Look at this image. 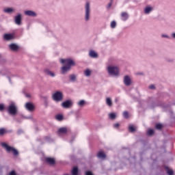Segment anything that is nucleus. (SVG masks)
Wrapping results in <instances>:
<instances>
[{
  "label": "nucleus",
  "instance_id": "obj_1",
  "mask_svg": "<svg viewBox=\"0 0 175 175\" xmlns=\"http://www.w3.org/2000/svg\"><path fill=\"white\" fill-rule=\"evenodd\" d=\"M60 62L64 65L61 68L62 75H65L66 72H69L72 69V66H76V62L71 58L61 59Z\"/></svg>",
  "mask_w": 175,
  "mask_h": 175
},
{
  "label": "nucleus",
  "instance_id": "obj_2",
  "mask_svg": "<svg viewBox=\"0 0 175 175\" xmlns=\"http://www.w3.org/2000/svg\"><path fill=\"white\" fill-rule=\"evenodd\" d=\"M17 33H21V36L23 35V29H19L18 30H15L13 33H7L3 35L4 40H13V39H16V35Z\"/></svg>",
  "mask_w": 175,
  "mask_h": 175
},
{
  "label": "nucleus",
  "instance_id": "obj_3",
  "mask_svg": "<svg viewBox=\"0 0 175 175\" xmlns=\"http://www.w3.org/2000/svg\"><path fill=\"white\" fill-rule=\"evenodd\" d=\"M1 146L6 150L7 152H12L14 157H17L20 154L16 148L9 146L6 142H1Z\"/></svg>",
  "mask_w": 175,
  "mask_h": 175
},
{
  "label": "nucleus",
  "instance_id": "obj_4",
  "mask_svg": "<svg viewBox=\"0 0 175 175\" xmlns=\"http://www.w3.org/2000/svg\"><path fill=\"white\" fill-rule=\"evenodd\" d=\"M148 106H150V107H152V109H154V107H157L158 106H159L160 107H166V105L161 101H158L156 103L154 98H148Z\"/></svg>",
  "mask_w": 175,
  "mask_h": 175
},
{
  "label": "nucleus",
  "instance_id": "obj_5",
  "mask_svg": "<svg viewBox=\"0 0 175 175\" xmlns=\"http://www.w3.org/2000/svg\"><path fill=\"white\" fill-rule=\"evenodd\" d=\"M6 111L10 114V116H17V113L18 110L17 109V106L14 103H11L9 106L6 108Z\"/></svg>",
  "mask_w": 175,
  "mask_h": 175
},
{
  "label": "nucleus",
  "instance_id": "obj_6",
  "mask_svg": "<svg viewBox=\"0 0 175 175\" xmlns=\"http://www.w3.org/2000/svg\"><path fill=\"white\" fill-rule=\"evenodd\" d=\"M107 70L109 75H111V76H119L120 75V70L118 69V67L115 66H109L107 67Z\"/></svg>",
  "mask_w": 175,
  "mask_h": 175
},
{
  "label": "nucleus",
  "instance_id": "obj_7",
  "mask_svg": "<svg viewBox=\"0 0 175 175\" xmlns=\"http://www.w3.org/2000/svg\"><path fill=\"white\" fill-rule=\"evenodd\" d=\"M52 98L55 102H62L64 99V94L61 91H56L53 95Z\"/></svg>",
  "mask_w": 175,
  "mask_h": 175
},
{
  "label": "nucleus",
  "instance_id": "obj_8",
  "mask_svg": "<svg viewBox=\"0 0 175 175\" xmlns=\"http://www.w3.org/2000/svg\"><path fill=\"white\" fill-rule=\"evenodd\" d=\"M91 14V8L90 2H86L85 6V21H90V16Z\"/></svg>",
  "mask_w": 175,
  "mask_h": 175
},
{
  "label": "nucleus",
  "instance_id": "obj_9",
  "mask_svg": "<svg viewBox=\"0 0 175 175\" xmlns=\"http://www.w3.org/2000/svg\"><path fill=\"white\" fill-rule=\"evenodd\" d=\"M73 106V101L72 100H66L62 103V107L64 109H70Z\"/></svg>",
  "mask_w": 175,
  "mask_h": 175
},
{
  "label": "nucleus",
  "instance_id": "obj_10",
  "mask_svg": "<svg viewBox=\"0 0 175 175\" xmlns=\"http://www.w3.org/2000/svg\"><path fill=\"white\" fill-rule=\"evenodd\" d=\"M44 162L49 165L50 166L55 165V159L53 157H45L44 159Z\"/></svg>",
  "mask_w": 175,
  "mask_h": 175
},
{
  "label": "nucleus",
  "instance_id": "obj_11",
  "mask_svg": "<svg viewBox=\"0 0 175 175\" xmlns=\"http://www.w3.org/2000/svg\"><path fill=\"white\" fill-rule=\"evenodd\" d=\"M23 22V16L21 14H17L16 16H14V23L16 25H21Z\"/></svg>",
  "mask_w": 175,
  "mask_h": 175
},
{
  "label": "nucleus",
  "instance_id": "obj_12",
  "mask_svg": "<svg viewBox=\"0 0 175 175\" xmlns=\"http://www.w3.org/2000/svg\"><path fill=\"white\" fill-rule=\"evenodd\" d=\"M9 49L11 51H14V53H17L18 50H20L21 47L17 45L16 43H12L9 45Z\"/></svg>",
  "mask_w": 175,
  "mask_h": 175
},
{
  "label": "nucleus",
  "instance_id": "obj_13",
  "mask_svg": "<svg viewBox=\"0 0 175 175\" xmlns=\"http://www.w3.org/2000/svg\"><path fill=\"white\" fill-rule=\"evenodd\" d=\"M124 84L126 85V87H129L132 84V79L129 75H126L124 77Z\"/></svg>",
  "mask_w": 175,
  "mask_h": 175
},
{
  "label": "nucleus",
  "instance_id": "obj_14",
  "mask_svg": "<svg viewBox=\"0 0 175 175\" xmlns=\"http://www.w3.org/2000/svg\"><path fill=\"white\" fill-rule=\"evenodd\" d=\"M154 10V8L150 5H146L144 9V13L145 14H150Z\"/></svg>",
  "mask_w": 175,
  "mask_h": 175
},
{
  "label": "nucleus",
  "instance_id": "obj_15",
  "mask_svg": "<svg viewBox=\"0 0 175 175\" xmlns=\"http://www.w3.org/2000/svg\"><path fill=\"white\" fill-rule=\"evenodd\" d=\"M25 16H29V17H36V16H38L36 12H35L34 11H32V10L25 11Z\"/></svg>",
  "mask_w": 175,
  "mask_h": 175
},
{
  "label": "nucleus",
  "instance_id": "obj_16",
  "mask_svg": "<svg viewBox=\"0 0 175 175\" xmlns=\"http://www.w3.org/2000/svg\"><path fill=\"white\" fill-rule=\"evenodd\" d=\"M25 107L29 111H33V110H35V105H33L32 103H27Z\"/></svg>",
  "mask_w": 175,
  "mask_h": 175
},
{
  "label": "nucleus",
  "instance_id": "obj_17",
  "mask_svg": "<svg viewBox=\"0 0 175 175\" xmlns=\"http://www.w3.org/2000/svg\"><path fill=\"white\" fill-rule=\"evenodd\" d=\"M66 133H68V129L66 127H62L57 131V135H66Z\"/></svg>",
  "mask_w": 175,
  "mask_h": 175
},
{
  "label": "nucleus",
  "instance_id": "obj_18",
  "mask_svg": "<svg viewBox=\"0 0 175 175\" xmlns=\"http://www.w3.org/2000/svg\"><path fill=\"white\" fill-rule=\"evenodd\" d=\"M163 168L165 169L167 175H174V171L170 169L167 165H163Z\"/></svg>",
  "mask_w": 175,
  "mask_h": 175
},
{
  "label": "nucleus",
  "instance_id": "obj_19",
  "mask_svg": "<svg viewBox=\"0 0 175 175\" xmlns=\"http://www.w3.org/2000/svg\"><path fill=\"white\" fill-rule=\"evenodd\" d=\"M44 72L46 75H48V76H51V77H55V74L48 68L44 69Z\"/></svg>",
  "mask_w": 175,
  "mask_h": 175
},
{
  "label": "nucleus",
  "instance_id": "obj_20",
  "mask_svg": "<svg viewBox=\"0 0 175 175\" xmlns=\"http://www.w3.org/2000/svg\"><path fill=\"white\" fill-rule=\"evenodd\" d=\"M97 157L100 159H105L106 158V153H105L103 151H98L97 153Z\"/></svg>",
  "mask_w": 175,
  "mask_h": 175
},
{
  "label": "nucleus",
  "instance_id": "obj_21",
  "mask_svg": "<svg viewBox=\"0 0 175 175\" xmlns=\"http://www.w3.org/2000/svg\"><path fill=\"white\" fill-rule=\"evenodd\" d=\"M89 55L91 57V58H98V53L94 50L90 51Z\"/></svg>",
  "mask_w": 175,
  "mask_h": 175
},
{
  "label": "nucleus",
  "instance_id": "obj_22",
  "mask_svg": "<svg viewBox=\"0 0 175 175\" xmlns=\"http://www.w3.org/2000/svg\"><path fill=\"white\" fill-rule=\"evenodd\" d=\"M72 175H79V167L74 166L71 170Z\"/></svg>",
  "mask_w": 175,
  "mask_h": 175
},
{
  "label": "nucleus",
  "instance_id": "obj_23",
  "mask_svg": "<svg viewBox=\"0 0 175 175\" xmlns=\"http://www.w3.org/2000/svg\"><path fill=\"white\" fill-rule=\"evenodd\" d=\"M121 17L122 21H126L129 18V14H128L126 12H122Z\"/></svg>",
  "mask_w": 175,
  "mask_h": 175
},
{
  "label": "nucleus",
  "instance_id": "obj_24",
  "mask_svg": "<svg viewBox=\"0 0 175 175\" xmlns=\"http://www.w3.org/2000/svg\"><path fill=\"white\" fill-rule=\"evenodd\" d=\"M154 128L157 131H162V129H163L164 128V126L162 123H156L154 125Z\"/></svg>",
  "mask_w": 175,
  "mask_h": 175
},
{
  "label": "nucleus",
  "instance_id": "obj_25",
  "mask_svg": "<svg viewBox=\"0 0 175 175\" xmlns=\"http://www.w3.org/2000/svg\"><path fill=\"white\" fill-rule=\"evenodd\" d=\"M55 120L57 121H62L64 120V115L58 113L55 116Z\"/></svg>",
  "mask_w": 175,
  "mask_h": 175
},
{
  "label": "nucleus",
  "instance_id": "obj_26",
  "mask_svg": "<svg viewBox=\"0 0 175 175\" xmlns=\"http://www.w3.org/2000/svg\"><path fill=\"white\" fill-rule=\"evenodd\" d=\"M129 131L131 133H133L136 132V127L133 125H129Z\"/></svg>",
  "mask_w": 175,
  "mask_h": 175
},
{
  "label": "nucleus",
  "instance_id": "obj_27",
  "mask_svg": "<svg viewBox=\"0 0 175 175\" xmlns=\"http://www.w3.org/2000/svg\"><path fill=\"white\" fill-rule=\"evenodd\" d=\"M155 131L153 129H149L147 131V135L148 136H153L154 135Z\"/></svg>",
  "mask_w": 175,
  "mask_h": 175
},
{
  "label": "nucleus",
  "instance_id": "obj_28",
  "mask_svg": "<svg viewBox=\"0 0 175 175\" xmlns=\"http://www.w3.org/2000/svg\"><path fill=\"white\" fill-rule=\"evenodd\" d=\"M44 139L48 143H53V142H54V139H53L51 136H44Z\"/></svg>",
  "mask_w": 175,
  "mask_h": 175
},
{
  "label": "nucleus",
  "instance_id": "obj_29",
  "mask_svg": "<svg viewBox=\"0 0 175 175\" xmlns=\"http://www.w3.org/2000/svg\"><path fill=\"white\" fill-rule=\"evenodd\" d=\"M109 117L110 120H116V118H117V114H116L114 112H112L109 114Z\"/></svg>",
  "mask_w": 175,
  "mask_h": 175
},
{
  "label": "nucleus",
  "instance_id": "obj_30",
  "mask_svg": "<svg viewBox=\"0 0 175 175\" xmlns=\"http://www.w3.org/2000/svg\"><path fill=\"white\" fill-rule=\"evenodd\" d=\"M44 138H42V137H39L36 139V142H38L39 143H40L41 145L44 144V143H46V142H44Z\"/></svg>",
  "mask_w": 175,
  "mask_h": 175
},
{
  "label": "nucleus",
  "instance_id": "obj_31",
  "mask_svg": "<svg viewBox=\"0 0 175 175\" xmlns=\"http://www.w3.org/2000/svg\"><path fill=\"white\" fill-rule=\"evenodd\" d=\"M70 81L75 83L76 81V75L75 74L69 75Z\"/></svg>",
  "mask_w": 175,
  "mask_h": 175
},
{
  "label": "nucleus",
  "instance_id": "obj_32",
  "mask_svg": "<svg viewBox=\"0 0 175 175\" xmlns=\"http://www.w3.org/2000/svg\"><path fill=\"white\" fill-rule=\"evenodd\" d=\"M106 103L108 106H113V101H111V98L107 97L106 98Z\"/></svg>",
  "mask_w": 175,
  "mask_h": 175
},
{
  "label": "nucleus",
  "instance_id": "obj_33",
  "mask_svg": "<svg viewBox=\"0 0 175 175\" xmlns=\"http://www.w3.org/2000/svg\"><path fill=\"white\" fill-rule=\"evenodd\" d=\"M91 73H92L91 70H90L88 68L84 70V75L87 77L91 76Z\"/></svg>",
  "mask_w": 175,
  "mask_h": 175
},
{
  "label": "nucleus",
  "instance_id": "obj_34",
  "mask_svg": "<svg viewBox=\"0 0 175 175\" xmlns=\"http://www.w3.org/2000/svg\"><path fill=\"white\" fill-rule=\"evenodd\" d=\"M4 12L5 13H13V12H14V10L12 8H8L4 10Z\"/></svg>",
  "mask_w": 175,
  "mask_h": 175
},
{
  "label": "nucleus",
  "instance_id": "obj_35",
  "mask_svg": "<svg viewBox=\"0 0 175 175\" xmlns=\"http://www.w3.org/2000/svg\"><path fill=\"white\" fill-rule=\"evenodd\" d=\"M123 117L125 120H128V118H129V112H128V111H124L123 112Z\"/></svg>",
  "mask_w": 175,
  "mask_h": 175
},
{
  "label": "nucleus",
  "instance_id": "obj_36",
  "mask_svg": "<svg viewBox=\"0 0 175 175\" xmlns=\"http://www.w3.org/2000/svg\"><path fill=\"white\" fill-rule=\"evenodd\" d=\"M5 133H8V131L4 128L0 129V136H3Z\"/></svg>",
  "mask_w": 175,
  "mask_h": 175
},
{
  "label": "nucleus",
  "instance_id": "obj_37",
  "mask_svg": "<svg viewBox=\"0 0 175 175\" xmlns=\"http://www.w3.org/2000/svg\"><path fill=\"white\" fill-rule=\"evenodd\" d=\"M7 107H5V105L3 103L0 104V111H3L4 110H6Z\"/></svg>",
  "mask_w": 175,
  "mask_h": 175
},
{
  "label": "nucleus",
  "instance_id": "obj_38",
  "mask_svg": "<svg viewBox=\"0 0 175 175\" xmlns=\"http://www.w3.org/2000/svg\"><path fill=\"white\" fill-rule=\"evenodd\" d=\"M117 27V22H116V21H113L111 23V28H116Z\"/></svg>",
  "mask_w": 175,
  "mask_h": 175
},
{
  "label": "nucleus",
  "instance_id": "obj_39",
  "mask_svg": "<svg viewBox=\"0 0 175 175\" xmlns=\"http://www.w3.org/2000/svg\"><path fill=\"white\" fill-rule=\"evenodd\" d=\"M78 105L80 106V107H83L84 105H85V100H81L79 103Z\"/></svg>",
  "mask_w": 175,
  "mask_h": 175
},
{
  "label": "nucleus",
  "instance_id": "obj_40",
  "mask_svg": "<svg viewBox=\"0 0 175 175\" xmlns=\"http://www.w3.org/2000/svg\"><path fill=\"white\" fill-rule=\"evenodd\" d=\"M120 126L121 124H120L119 123H116L113 124V128H115V129H119Z\"/></svg>",
  "mask_w": 175,
  "mask_h": 175
},
{
  "label": "nucleus",
  "instance_id": "obj_41",
  "mask_svg": "<svg viewBox=\"0 0 175 175\" xmlns=\"http://www.w3.org/2000/svg\"><path fill=\"white\" fill-rule=\"evenodd\" d=\"M85 175H94V173H92V171L91 170H87L85 172Z\"/></svg>",
  "mask_w": 175,
  "mask_h": 175
},
{
  "label": "nucleus",
  "instance_id": "obj_42",
  "mask_svg": "<svg viewBox=\"0 0 175 175\" xmlns=\"http://www.w3.org/2000/svg\"><path fill=\"white\" fill-rule=\"evenodd\" d=\"M17 135H18V136H20V135H22V133H24V131H23V129H18V131H17Z\"/></svg>",
  "mask_w": 175,
  "mask_h": 175
},
{
  "label": "nucleus",
  "instance_id": "obj_43",
  "mask_svg": "<svg viewBox=\"0 0 175 175\" xmlns=\"http://www.w3.org/2000/svg\"><path fill=\"white\" fill-rule=\"evenodd\" d=\"M8 175H17V173L16 172V170H13L9 172Z\"/></svg>",
  "mask_w": 175,
  "mask_h": 175
},
{
  "label": "nucleus",
  "instance_id": "obj_44",
  "mask_svg": "<svg viewBox=\"0 0 175 175\" xmlns=\"http://www.w3.org/2000/svg\"><path fill=\"white\" fill-rule=\"evenodd\" d=\"M161 38H165L166 39H171V38L169 37V36H167L166 34H162Z\"/></svg>",
  "mask_w": 175,
  "mask_h": 175
},
{
  "label": "nucleus",
  "instance_id": "obj_45",
  "mask_svg": "<svg viewBox=\"0 0 175 175\" xmlns=\"http://www.w3.org/2000/svg\"><path fill=\"white\" fill-rule=\"evenodd\" d=\"M25 120H32V116H23Z\"/></svg>",
  "mask_w": 175,
  "mask_h": 175
},
{
  "label": "nucleus",
  "instance_id": "obj_46",
  "mask_svg": "<svg viewBox=\"0 0 175 175\" xmlns=\"http://www.w3.org/2000/svg\"><path fill=\"white\" fill-rule=\"evenodd\" d=\"M113 5V1H110L109 3H108V5H107V9H110V8H111V5Z\"/></svg>",
  "mask_w": 175,
  "mask_h": 175
},
{
  "label": "nucleus",
  "instance_id": "obj_47",
  "mask_svg": "<svg viewBox=\"0 0 175 175\" xmlns=\"http://www.w3.org/2000/svg\"><path fill=\"white\" fill-rule=\"evenodd\" d=\"M149 89H150V90H155V85H150L149 86Z\"/></svg>",
  "mask_w": 175,
  "mask_h": 175
},
{
  "label": "nucleus",
  "instance_id": "obj_48",
  "mask_svg": "<svg viewBox=\"0 0 175 175\" xmlns=\"http://www.w3.org/2000/svg\"><path fill=\"white\" fill-rule=\"evenodd\" d=\"M118 100H120V98H118V97H116L115 98V103H118Z\"/></svg>",
  "mask_w": 175,
  "mask_h": 175
},
{
  "label": "nucleus",
  "instance_id": "obj_49",
  "mask_svg": "<svg viewBox=\"0 0 175 175\" xmlns=\"http://www.w3.org/2000/svg\"><path fill=\"white\" fill-rule=\"evenodd\" d=\"M172 38H173L174 39H175V33H172Z\"/></svg>",
  "mask_w": 175,
  "mask_h": 175
},
{
  "label": "nucleus",
  "instance_id": "obj_50",
  "mask_svg": "<svg viewBox=\"0 0 175 175\" xmlns=\"http://www.w3.org/2000/svg\"><path fill=\"white\" fill-rule=\"evenodd\" d=\"M70 158H71L72 161H73V159H75V155L71 156Z\"/></svg>",
  "mask_w": 175,
  "mask_h": 175
},
{
  "label": "nucleus",
  "instance_id": "obj_51",
  "mask_svg": "<svg viewBox=\"0 0 175 175\" xmlns=\"http://www.w3.org/2000/svg\"><path fill=\"white\" fill-rule=\"evenodd\" d=\"M27 98H31V94H26Z\"/></svg>",
  "mask_w": 175,
  "mask_h": 175
},
{
  "label": "nucleus",
  "instance_id": "obj_52",
  "mask_svg": "<svg viewBox=\"0 0 175 175\" xmlns=\"http://www.w3.org/2000/svg\"><path fill=\"white\" fill-rule=\"evenodd\" d=\"M137 75H139V76H143V72H138Z\"/></svg>",
  "mask_w": 175,
  "mask_h": 175
},
{
  "label": "nucleus",
  "instance_id": "obj_53",
  "mask_svg": "<svg viewBox=\"0 0 175 175\" xmlns=\"http://www.w3.org/2000/svg\"><path fill=\"white\" fill-rule=\"evenodd\" d=\"M8 80H9L10 83H12V79H10V77H8Z\"/></svg>",
  "mask_w": 175,
  "mask_h": 175
},
{
  "label": "nucleus",
  "instance_id": "obj_54",
  "mask_svg": "<svg viewBox=\"0 0 175 175\" xmlns=\"http://www.w3.org/2000/svg\"><path fill=\"white\" fill-rule=\"evenodd\" d=\"M168 62H173V59L168 60Z\"/></svg>",
  "mask_w": 175,
  "mask_h": 175
},
{
  "label": "nucleus",
  "instance_id": "obj_55",
  "mask_svg": "<svg viewBox=\"0 0 175 175\" xmlns=\"http://www.w3.org/2000/svg\"><path fill=\"white\" fill-rule=\"evenodd\" d=\"M17 122H20V120L18 119L16 120Z\"/></svg>",
  "mask_w": 175,
  "mask_h": 175
},
{
  "label": "nucleus",
  "instance_id": "obj_56",
  "mask_svg": "<svg viewBox=\"0 0 175 175\" xmlns=\"http://www.w3.org/2000/svg\"><path fill=\"white\" fill-rule=\"evenodd\" d=\"M0 31H2V27H0Z\"/></svg>",
  "mask_w": 175,
  "mask_h": 175
},
{
  "label": "nucleus",
  "instance_id": "obj_57",
  "mask_svg": "<svg viewBox=\"0 0 175 175\" xmlns=\"http://www.w3.org/2000/svg\"><path fill=\"white\" fill-rule=\"evenodd\" d=\"M110 2H113V0H110Z\"/></svg>",
  "mask_w": 175,
  "mask_h": 175
}]
</instances>
